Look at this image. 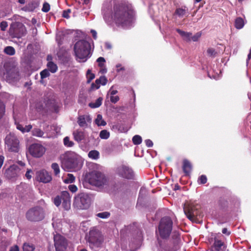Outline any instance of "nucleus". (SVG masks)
I'll list each match as a JSON object with an SVG mask.
<instances>
[{
    "label": "nucleus",
    "mask_w": 251,
    "mask_h": 251,
    "mask_svg": "<svg viewBox=\"0 0 251 251\" xmlns=\"http://www.w3.org/2000/svg\"><path fill=\"white\" fill-rule=\"evenodd\" d=\"M91 33H92L94 39H96L97 38V33L96 31L94 29H92L91 30Z\"/></svg>",
    "instance_id": "obj_57"
},
{
    "label": "nucleus",
    "mask_w": 251,
    "mask_h": 251,
    "mask_svg": "<svg viewBox=\"0 0 251 251\" xmlns=\"http://www.w3.org/2000/svg\"><path fill=\"white\" fill-rule=\"evenodd\" d=\"M184 212L187 217L191 221H194L196 219V212L190 207H185L184 209Z\"/></svg>",
    "instance_id": "obj_19"
},
{
    "label": "nucleus",
    "mask_w": 251,
    "mask_h": 251,
    "mask_svg": "<svg viewBox=\"0 0 251 251\" xmlns=\"http://www.w3.org/2000/svg\"><path fill=\"white\" fill-rule=\"evenodd\" d=\"M187 12V9L184 7L177 8L175 11V14H176L179 17H183L185 16Z\"/></svg>",
    "instance_id": "obj_25"
},
{
    "label": "nucleus",
    "mask_w": 251,
    "mask_h": 251,
    "mask_svg": "<svg viewBox=\"0 0 251 251\" xmlns=\"http://www.w3.org/2000/svg\"><path fill=\"white\" fill-rule=\"evenodd\" d=\"M176 31L181 35L184 40L187 41H191L192 33L185 32L184 31L181 30L179 29H176Z\"/></svg>",
    "instance_id": "obj_22"
},
{
    "label": "nucleus",
    "mask_w": 251,
    "mask_h": 251,
    "mask_svg": "<svg viewBox=\"0 0 251 251\" xmlns=\"http://www.w3.org/2000/svg\"><path fill=\"white\" fill-rule=\"evenodd\" d=\"M117 174L121 176L127 178L132 179L133 178V172L131 169L126 166H119L117 169Z\"/></svg>",
    "instance_id": "obj_13"
},
{
    "label": "nucleus",
    "mask_w": 251,
    "mask_h": 251,
    "mask_svg": "<svg viewBox=\"0 0 251 251\" xmlns=\"http://www.w3.org/2000/svg\"><path fill=\"white\" fill-rule=\"evenodd\" d=\"M100 83V85H105L107 82V79L105 76H100L99 78L97 79Z\"/></svg>",
    "instance_id": "obj_45"
},
{
    "label": "nucleus",
    "mask_w": 251,
    "mask_h": 251,
    "mask_svg": "<svg viewBox=\"0 0 251 251\" xmlns=\"http://www.w3.org/2000/svg\"><path fill=\"white\" fill-rule=\"evenodd\" d=\"M64 144L65 146L68 147H72L74 146V143L73 141L70 140L68 137H66L63 140Z\"/></svg>",
    "instance_id": "obj_38"
},
{
    "label": "nucleus",
    "mask_w": 251,
    "mask_h": 251,
    "mask_svg": "<svg viewBox=\"0 0 251 251\" xmlns=\"http://www.w3.org/2000/svg\"><path fill=\"white\" fill-rule=\"evenodd\" d=\"M4 51L6 54L10 55H14L15 53L14 48L11 46L6 47L4 49Z\"/></svg>",
    "instance_id": "obj_35"
},
{
    "label": "nucleus",
    "mask_w": 251,
    "mask_h": 251,
    "mask_svg": "<svg viewBox=\"0 0 251 251\" xmlns=\"http://www.w3.org/2000/svg\"><path fill=\"white\" fill-rule=\"evenodd\" d=\"M207 53L209 56L214 57L216 56L217 52L214 49L210 48L207 49Z\"/></svg>",
    "instance_id": "obj_40"
},
{
    "label": "nucleus",
    "mask_w": 251,
    "mask_h": 251,
    "mask_svg": "<svg viewBox=\"0 0 251 251\" xmlns=\"http://www.w3.org/2000/svg\"><path fill=\"white\" fill-rule=\"evenodd\" d=\"M46 150V148L39 143L32 144L28 148L29 153L32 156L36 158L42 156L45 153Z\"/></svg>",
    "instance_id": "obj_11"
},
{
    "label": "nucleus",
    "mask_w": 251,
    "mask_h": 251,
    "mask_svg": "<svg viewBox=\"0 0 251 251\" xmlns=\"http://www.w3.org/2000/svg\"><path fill=\"white\" fill-rule=\"evenodd\" d=\"M95 77V75L91 72V70L90 69L88 70L86 73L87 82L88 83H90L94 79Z\"/></svg>",
    "instance_id": "obj_31"
},
{
    "label": "nucleus",
    "mask_w": 251,
    "mask_h": 251,
    "mask_svg": "<svg viewBox=\"0 0 251 251\" xmlns=\"http://www.w3.org/2000/svg\"><path fill=\"white\" fill-rule=\"evenodd\" d=\"M8 26V24L6 21H2L0 24L1 30L5 31Z\"/></svg>",
    "instance_id": "obj_51"
},
{
    "label": "nucleus",
    "mask_w": 251,
    "mask_h": 251,
    "mask_svg": "<svg viewBox=\"0 0 251 251\" xmlns=\"http://www.w3.org/2000/svg\"><path fill=\"white\" fill-rule=\"evenodd\" d=\"M4 160V157L3 155H0V169L3 164Z\"/></svg>",
    "instance_id": "obj_60"
},
{
    "label": "nucleus",
    "mask_w": 251,
    "mask_h": 251,
    "mask_svg": "<svg viewBox=\"0 0 251 251\" xmlns=\"http://www.w3.org/2000/svg\"><path fill=\"white\" fill-rule=\"evenodd\" d=\"M36 178L39 182L47 183L51 180L52 177L49 172L43 170L36 173Z\"/></svg>",
    "instance_id": "obj_14"
},
{
    "label": "nucleus",
    "mask_w": 251,
    "mask_h": 251,
    "mask_svg": "<svg viewBox=\"0 0 251 251\" xmlns=\"http://www.w3.org/2000/svg\"><path fill=\"white\" fill-rule=\"evenodd\" d=\"M102 99L100 97L98 98L95 102H91L89 104V106L92 108H95L99 107L100 106L102 103Z\"/></svg>",
    "instance_id": "obj_27"
},
{
    "label": "nucleus",
    "mask_w": 251,
    "mask_h": 251,
    "mask_svg": "<svg viewBox=\"0 0 251 251\" xmlns=\"http://www.w3.org/2000/svg\"><path fill=\"white\" fill-rule=\"evenodd\" d=\"M32 134L33 136L41 137L44 135V132L39 128H34L32 131Z\"/></svg>",
    "instance_id": "obj_34"
},
{
    "label": "nucleus",
    "mask_w": 251,
    "mask_h": 251,
    "mask_svg": "<svg viewBox=\"0 0 251 251\" xmlns=\"http://www.w3.org/2000/svg\"><path fill=\"white\" fill-rule=\"evenodd\" d=\"M101 13L108 25L115 23L118 26L128 27L134 21V12L132 6L119 0H105L102 4Z\"/></svg>",
    "instance_id": "obj_1"
},
{
    "label": "nucleus",
    "mask_w": 251,
    "mask_h": 251,
    "mask_svg": "<svg viewBox=\"0 0 251 251\" xmlns=\"http://www.w3.org/2000/svg\"><path fill=\"white\" fill-rule=\"evenodd\" d=\"M61 195L60 196H56L54 199V204L56 206H59L61 203L62 202V201H61Z\"/></svg>",
    "instance_id": "obj_44"
},
{
    "label": "nucleus",
    "mask_w": 251,
    "mask_h": 251,
    "mask_svg": "<svg viewBox=\"0 0 251 251\" xmlns=\"http://www.w3.org/2000/svg\"><path fill=\"white\" fill-rule=\"evenodd\" d=\"M92 196L88 194L80 193L75 197L74 202L75 206L80 209L88 208L92 202Z\"/></svg>",
    "instance_id": "obj_4"
},
{
    "label": "nucleus",
    "mask_w": 251,
    "mask_h": 251,
    "mask_svg": "<svg viewBox=\"0 0 251 251\" xmlns=\"http://www.w3.org/2000/svg\"><path fill=\"white\" fill-rule=\"evenodd\" d=\"M35 8L33 3H29L25 7L23 8V9L25 11H33Z\"/></svg>",
    "instance_id": "obj_43"
},
{
    "label": "nucleus",
    "mask_w": 251,
    "mask_h": 251,
    "mask_svg": "<svg viewBox=\"0 0 251 251\" xmlns=\"http://www.w3.org/2000/svg\"><path fill=\"white\" fill-rule=\"evenodd\" d=\"M116 67L117 68V72H120L121 70H124V68L121 67V65L119 64L116 65Z\"/></svg>",
    "instance_id": "obj_62"
},
{
    "label": "nucleus",
    "mask_w": 251,
    "mask_h": 251,
    "mask_svg": "<svg viewBox=\"0 0 251 251\" xmlns=\"http://www.w3.org/2000/svg\"><path fill=\"white\" fill-rule=\"evenodd\" d=\"M82 157L73 151L65 153L62 160V168L66 171H76L80 170L83 165Z\"/></svg>",
    "instance_id": "obj_2"
},
{
    "label": "nucleus",
    "mask_w": 251,
    "mask_h": 251,
    "mask_svg": "<svg viewBox=\"0 0 251 251\" xmlns=\"http://www.w3.org/2000/svg\"><path fill=\"white\" fill-rule=\"evenodd\" d=\"M110 136V133L106 130H102L100 133V137L102 139H107Z\"/></svg>",
    "instance_id": "obj_37"
},
{
    "label": "nucleus",
    "mask_w": 251,
    "mask_h": 251,
    "mask_svg": "<svg viewBox=\"0 0 251 251\" xmlns=\"http://www.w3.org/2000/svg\"><path fill=\"white\" fill-rule=\"evenodd\" d=\"M244 25V21L242 18L238 17L235 21V26L237 29L242 28Z\"/></svg>",
    "instance_id": "obj_24"
},
{
    "label": "nucleus",
    "mask_w": 251,
    "mask_h": 251,
    "mask_svg": "<svg viewBox=\"0 0 251 251\" xmlns=\"http://www.w3.org/2000/svg\"><path fill=\"white\" fill-rule=\"evenodd\" d=\"M105 48L107 49H111L112 48L111 44L109 43H105Z\"/></svg>",
    "instance_id": "obj_64"
},
{
    "label": "nucleus",
    "mask_w": 251,
    "mask_h": 251,
    "mask_svg": "<svg viewBox=\"0 0 251 251\" xmlns=\"http://www.w3.org/2000/svg\"><path fill=\"white\" fill-rule=\"evenodd\" d=\"M119 100V97L118 96H111L110 100L113 103H116Z\"/></svg>",
    "instance_id": "obj_55"
},
{
    "label": "nucleus",
    "mask_w": 251,
    "mask_h": 251,
    "mask_svg": "<svg viewBox=\"0 0 251 251\" xmlns=\"http://www.w3.org/2000/svg\"><path fill=\"white\" fill-rule=\"evenodd\" d=\"M23 248L24 251H35L34 246L29 243H25Z\"/></svg>",
    "instance_id": "obj_32"
},
{
    "label": "nucleus",
    "mask_w": 251,
    "mask_h": 251,
    "mask_svg": "<svg viewBox=\"0 0 251 251\" xmlns=\"http://www.w3.org/2000/svg\"><path fill=\"white\" fill-rule=\"evenodd\" d=\"M54 246L56 251H64L67 247V241L65 238L59 234L54 236Z\"/></svg>",
    "instance_id": "obj_12"
},
{
    "label": "nucleus",
    "mask_w": 251,
    "mask_h": 251,
    "mask_svg": "<svg viewBox=\"0 0 251 251\" xmlns=\"http://www.w3.org/2000/svg\"><path fill=\"white\" fill-rule=\"evenodd\" d=\"M51 167L54 171V174L55 176H57L60 173V168L58 164L56 163H53L51 164Z\"/></svg>",
    "instance_id": "obj_36"
},
{
    "label": "nucleus",
    "mask_w": 251,
    "mask_h": 251,
    "mask_svg": "<svg viewBox=\"0 0 251 251\" xmlns=\"http://www.w3.org/2000/svg\"><path fill=\"white\" fill-rule=\"evenodd\" d=\"M88 157L93 160H97L100 157V153L98 151L92 150L89 152Z\"/></svg>",
    "instance_id": "obj_23"
},
{
    "label": "nucleus",
    "mask_w": 251,
    "mask_h": 251,
    "mask_svg": "<svg viewBox=\"0 0 251 251\" xmlns=\"http://www.w3.org/2000/svg\"><path fill=\"white\" fill-rule=\"evenodd\" d=\"M88 241L92 248L100 246L102 242V237L100 231L94 228L90 230Z\"/></svg>",
    "instance_id": "obj_10"
},
{
    "label": "nucleus",
    "mask_w": 251,
    "mask_h": 251,
    "mask_svg": "<svg viewBox=\"0 0 251 251\" xmlns=\"http://www.w3.org/2000/svg\"><path fill=\"white\" fill-rule=\"evenodd\" d=\"M5 112V107L2 103L0 102V119L2 117Z\"/></svg>",
    "instance_id": "obj_52"
},
{
    "label": "nucleus",
    "mask_w": 251,
    "mask_h": 251,
    "mask_svg": "<svg viewBox=\"0 0 251 251\" xmlns=\"http://www.w3.org/2000/svg\"><path fill=\"white\" fill-rule=\"evenodd\" d=\"M35 108L36 110L38 112H41L45 108L44 107L43 104L41 102L37 103L36 104Z\"/></svg>",
    "instance_id": "obj_48"
},
{
    "label": "nucleus",
    "mask_w": 251,
    "mask_h": 251,
    "mask_svg": "<svg viewBox=\"0 0 251 251\" xmlns=\"http://www.w3.org/2000/svg\"><path fill=\"white\" fill-rule=\"evenodd\" d=\"M112 88L113 86H112L110 89L109 92L111 96H114V95L118 93V91L117 90H112Z\"/></svg>",
    "instance_id": "obj_59"
},
{
    "label": "nucleus",
    "mask_w": 251,
    "mask_h": 251,
    "mask_svg": "<svg viewBox=\"0 0 251 251\" xmlns=\"http://www.w3.org/2000/svg\"><path fill=\"white\" fill-rule=\"evenodd\" d=\"M142 138L140 136L136 135L133 136L132 141L134 145H139L142 143Z\"/></svg>",
    "instance_id": "obj_39"
},
{
    "label": "nucleus",
    "mask_w": 251,
    "mask_h": 251,
    "mask_svg": "<svg viewBox=\"0 0 251 251\" xmlns=\"http://www.w3.org/2000/svg\"><path fill=\"white\" fill-rule=\"evenodd\" d=\"M172 226L173 222L170 217L162 218L158 226L160 236L163 238L168 237L172 231Z\"/></svg>",
    "instance_id": "obj_6"
},
{
    "label": "nucleus",
    "mask_w": 251,
    "mask_h": 251,
    "mask_svg": "<svg viewBox=\"0 0 251 251\" xmlns=\"http://www.w3.org/2000/svg\"><path fill=\"white\" fill-rule=\"evenodd\" d=\"M75 180V177L71 174H68L66 178L64 179V182L65 183H72Z\"/></svg>",
    "instance_id": "obj_30"
},
{
    "label": "nucleus",
    "mask_w": 251,
    "mask_h": 251,
    "mask_svg": "<svg viewBox=\"0 0 251 251\" xmlns=\"http://www.w3.org/2000/svg\"><path fill=\"white\" fill-rule=\"evenodd\" d=\"M50 75V74L49 71L47 69H45L43 71H41L40 73L41 78V79L40 80V82L41 83L43 84L44 83L43 79L45 78L48 77Z\"/></svg>",
    "instance_id": "obj_33"
},
{
    "label": "nucleus",
    "mask_w": 251,
    "mask_h": 251,
    "mask_svg": "<svg viewBox=\"0 0 251 251\" xmlns=\"http://www.w3.org/2000/svg\"><path fill=\"white\" fill-rule=\"evenodd\" d=\"M31 171H27L25 175L26 177L28 179H30L31 178V175H30Z\"/></svg>",
    "instance_id": "obj_61"
},
{
    "label": "nucleus",
    "mask_w": 251,
    "mask_h": 251,
    "mask_svg": "<svg viewBox=\"0 0 251 251\" xmlns=\"http://www.w3.org/2000/svg\"><path fill=\"white\" fill-rule=\"evenodd\" d=\"M45 211L41 206H36L30 208L26 213V219L30 222H39L45 217Z\"/></svg>",
    "instance_id": "obj_5"
},
{
    "label": "nucleus",
    "mask_w": 251,
    "mask_h": 251,
    "mask_svg": "<svg viewBox=\"0 0 251 251\" xmlns=\"http://www.w3.org/2000/svg\"><path fill=\"white\" fill-rule=\"evenodd\" d=\"M47 66L49 70L52 73H54L57 71V66L52 62H49L47 64Z\"/></svg>",
    "instance_id": "obj_29"
},
{
    "label": "nucleus",
    "mask_w": 251,
    "mask_h": 251,
    "mask_svg": "<svg viewBox=\"0 0 251 251\" xmlns=\"http://www.w3.org/2000/svg\"><path fill=\"white\" fill-rule=\"evenodd\" d=\"M50 4L49 3H44L43 7H42V10L43 12H48L50 10Z\"/></svg>",
    "instance_id": "obj_53"
},
{
    "label": "nucleus",
    "mask_w": 251,
    "mask_h": 251,
    "mask_svg": "<svg viewBox=\"0 0 251 251\" xmlns=\"http://www.w3.org/2000/svg\"><path fill=\"white\" fill-rule=\"evenodd\" d=\"M15 124L16 125L17 128L18 130H20L22 133L29 132L32 127V126L31 125L25 126V127H24L23 125L19 123H17L16 122H15Z\"/></svg>",
    "instance_id": "obj_21"
},
{
    "label": "nucleus",
    "mask_w": 251,
    "mask_h": 251,
    "mask_svg": "<svg viewBox=\"0 0 251 251\" xmlns=\"http://www.w3.org/2000/svg\"><path fill=\"white\" fill-rule=\"evenodd\" d=\"M207 181V177L205 175H201L198 179V183L200 184H205Z\"/></svg>",
    "instance_id": "obj_46"
},
{
    "label": "nucleus",
    "mask_w": 251,
    "mask_h": 251,
    "mask_svg": "<svg viewBox=\"0 0 251 251\" xmlns=\"http://www.w3.org/2000/svg\"><path fill=\"white\" fill-rule=\"evenodd\" d=\"M16 167L15 166H10L6 170L5 173L7 177L10 178L15 176V173H13V171L15 170Z\"/></svg>",
    "instance_id": "obj_28"
},
{
    "label": "nucleus",
    "mask_w": 251,
    "mask_h": 251,
    "mask_svg": "<svg viewBox=\"0 0 251 251\" xmlns=\"http://www.w3.org/2000/svg\"><path fill=\"white\" fill-rule=\"evenodd\" d=\"M68 189L72 193H75L78 190L77 186L74 184L69 185Z\"/></svg>",
    "instance_id": "obj_50"
},
{
    "label": "nucleus",
    "mask_w": 251,
    "mask_h": 251,
    "mask_svg": "<svg viewBox=\"0 0 251 251\" xmlns=\"http://www.w3.org/2000/svg\"><path fill=\"white\" fill-rule=\"evenodd\" d=\"M62 206L65 210H68L71 207V196L68 191H64L61 193Z\"/></svg>",
    "instance_id": "obj_16"
},
{
    "label": "nucleus",
    "mask_w": 251,
    "mask_h": 251,
    "mask_svg": "<svg viewBox=\"0 0 251 251\" xmlns=\"http://www.w3.org/2000/svg\"><path fill=\"white\" fill-rule=\"evenodd\" d=\"M222 233L223 234H226L227 235H229L230 233L228 232L227 228H224L222 229Z\"/></svg>",
    "instance_id": "obj_63"
},
{
    "label": "nucleus",
    "mask_w": 251,
    "mask_h": 251,
    "mask_svg": "<svg viewBox=\"0 0 251 251\" xmlns=\"http://www.w3.org/2000/svg\"><path fill=\"white\" fill-rule=\"evenodd\" d=\"M97 61L99 63V66L100 67H102L104 66L105 60L103 57H100L97 59Z\"/></svg>",
    "instance_id": "obj_49"
},
{
    "label": "nucleus",
    "mask_w": 251,
    "mask_h": 251,
    "mask_svg": "<svg viewBox=\"0 0 251 251\" xmlns=\"http://www.w3.org/2000/svg\"><path fill=\"white\" fill-rule=\"evenodd\" d=\"M5 145L8 151L18 152L20 150V142L16 135L13 133H9L5 137Z\"/></svg>",
    "instance_id": "obj_7"
},
{
    "label": "nucleus",
    "mask_w": 251,
    "mask_h": 251,
    "mask_svg": "<svg viewBox=\"0 0 251 251\" xmlns=\"http://www.w3.org/2000/svg\"><path fill=\"white\" fill-rule=\"evenodd\" d=\"M92 118L88 115H79L77 117V122L79 126L83 128L88 127L91 123Z\"/></svg>",
    "instance_id": "obj_15"
},
{
    "label": "nucleus",
    "mask_w": 251,
    "mask_h": 251,
    "mask_svg": "<svg viewBox=\"0 0 251 251\" xmlns=\"http://www.w3.org/2000/svg\"><path fill=\"white\" fill-rule=\"evenodd\" d=\"M25 26L20 22H15L10 25L9 34L13 38H21L26 34Z\"/></svg>",
    "instance_id": "obj_8"
},
{
    "label": "nucleus",
    "mask_w": 251,
    "mask_h": 251,
    "mask_svg": "<svg viewBox=\"0 0 251 251\" xmlns=\"http://www.w3.org/2000/svg\"><path fill=\"white\" fill-rule=\"evenodd\" d=\"M95 123L98 126H104L106 124V123L102 119V116L100 114L97 115Z\"/></svg>",
    "instance_id": "obj_26"
},
{
    "label": "nucleus",
    "mask_w": 251,
    "mask_h": 251,
    "mask_svg": "<svg viewBox=\"0 0 251 251\" xmlns=\"http://www.w3.org/2000/svg\"><path fill=\"white\" fill-rule=\"evenodd\" d=\"M91 47L89 43L84 40L78 41L74 46L76 59L79 62H84L90 57Z\"/></svg>",
    "instance_id": "obj_3"
},
{
    "label": "nucleus",
    "mask_w": 251,
    "mask_h": 251,
    "mask_svg": "<svg viewBox=\"0 0 251 251\" xmlns=\"http://www.w3.org/2000/svg\"><path fill=\"white\" fill-rule=\"evenodd\" d=\"M110 216V213L108 212H103L101 213H99L97 214V216L102 218L105 219L108 218Z\"/></svg>",
    "instance_id": "obj_42"
},
{
    "label": "nucleus",
    "mask_w": 251,
    "mask_h": 251,
    "mask_svg": "<svg viewBox=\"0 0 251 251\" xmlns=\"http://www.w3.org/2000/svg\"><path fill=\"white\" fill-rule=\"evenodd\" d=\"M9 251H19V247L15 245L13 247H11Z\"/></svg>",
    "instance_id": "obj_58"
},
{
    "label": "nucleus",
    "mask_w": 251,
    "mask_h": 251,
    "mask_svg": "<svg viewBox=\"0 0 251 251\" xmlns=\"http://www.w3.org/2000/svg\"><path fill=\"white\" fill-rule=\"evenodd\" d=\"M73 135L74 136V139L78 142L81 141L85 138L84 132L79 129L74 131Z\"/></svg>",
    "instance_id": "obj_18"
},
{
    "label": "nucleus",
    "mask_w": 251,
    "mask_h": 251,
    "mask_svg": "<svg viewBox=\"0 0 251 251\" xmlns=\"http://www.w3.org/2000/svg\"><path fill=\"white\" fill-rule=\"evenodd\" d=\"M89 183L97 187L103 186L107 184V179L104 175L99 172H93L90 174Z\"/></svg>",
    "instance_id": "obj_9"
},
{
    "label": "nucleus",
    "mask_w": 251,
    "mask_h": 251,
    "mask_svg": "<svg viewBox=\"0 0 251 251\" xmlns=\"http://www.w3.org/2000/svg\"><path fill=\"white\" fill-rule=\"evenodd\" d=\"M201 35V34L200 32H197L193 36H192V35L191 37V41L192 40L194 42L197 41L198 39L200 38Z\"/></svg>",
    "instance_id": "obj_47"
},
{
    "label": "nucleus",
    "mask_w": 251,
    "mask_h": 251,
    "mask_svg": "<svg viewBox=\"0 0 251 251\" xmlns=\"http://www.w3.org/2000/svg\"><path fill=\"white\" fill-rule=\"evenodd\" d=\"M70 13H71V10L70 9H67V10H65V11H63L62 16H63V17L64 18L68 19L70 17L69 14Z\"/></svg>",
    "instance_id": "obj_54"
},
{
    "label": "nucleus",
    "mask_w": 251,
    "mask_h": 251,
    "mask_svg": "<svg viewBox=\"0 0 251 251\" xmlns=\"http://www.w3.org/2000/svg\"><path fill=\"white\" fill-rule=\"evenodd\" d=\"M226 246L223 242L220 240H215L212 247V251H224Z\"/></svg>",
    "instance_id": "obj_17"
},
{
    "label": "nucleus",
    "mask_w": 251,
    "mask_h": 251,
    "mask_svg": "<svg viewBox=\"0 0 251 251\" xmlns=\"http://www.w3.org/2000/svg\"><path fill=\"white\" fill-rule=\"evenodd\" d=\"M192 170V166L191 163L187 160L183 161V171L186 175H189Z\"/></svg>",
    "instance_id": "obj_20"
},
{
    "label": "nucleus",
    "mask_w": 251,
    "mask_h": 251,
    "mask_svg": "<svg viewBox=\"0 0 251 251\" xmlns=\"http://www.w3.org/2000/svg\"><path fill=\"white\" fill-rule=\"evenodd\" d=\"M145 143H146V146L148 147H151L153 146L152 142L150 139L146 140Z\"/></svg>",
    "instance_id": "obj_56"
},
{
    "label": "nucleus",
    "mask_w": 251,
    "mask_h": 251,
    "mask_svg": "<svg viewBox=\"0 0 251 251\" xmlns=\"http://www.w3.org/2000/svg\"><path fill=\"white\" fill-rule=\"evenodd\" d=\"M100 83L99 82L98 80L97 79L95 80V83H93L91 86V90H94L98 89L100 87Z\"/></svg>",
    "instance_id": "obj_41"
}]
</instances>
